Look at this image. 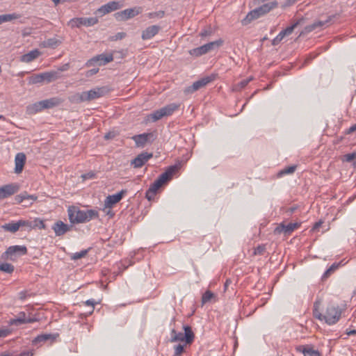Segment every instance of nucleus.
Returning a JSON list of instances; mask_svg holds the SVG:
<instances>
[{"label": "nucleus", "instance_id": "1", "mask_svg": "<svg viewBox=\"0 0 356 356\" xmlns=\"http://www.w3.org/2000/svg\"><path fill=\"white\" fill-rule=\"evenodd\" d=\"M179 167L177 165H171L150 185L149 189L146 191L145 197L152 201L154 199L157 191L172 177V175L177 171Z\"/></svg>", "mask_w": 356, "mask_h": 356}, {"label": "nucleus", "instance_id": "2", "mask_svg": "<svg viewBox=\"0 0 356 356\" xmlns=\"http://www.w3.org/2000/svg\"><path fill=\"white\" fill-rule=\"evenodd\" d=\"M108 92L106 87H97L88 91L77 92L69 97V101L72 104H80L103 97Z\"/></svg>", "mask_w": 356, "mask_h": 356}, {"label": "nucleus", "instance_id": "3", "mask_svg": "<svg viewBox=\"0 0 356 356\" xmlns=\"http://www.w3.org/2000/svg\"><path fill=\"white\" fill-rule=\"evenodd\" d=\"M278 3L276 1H273L267 3H264L262 6L252 10L246 15L245 18L243 20V24L246 25L251 22L252 20L256 19L261 16L266 15L273 9L277 8Z\"/></svg>", "mask_w": 356, "mask_h": 356}, {"label": "nucleus", "instance_id": "4", "mask_svg": "<svg viewBox=\"0 0 356 356\" xmlns=\"http://www.w3.org/2000/svg\"><path fill=\"white\" fill-rule=\"evenodd\" d=\"M98 212L93 209L83 211L77 210L72 212L69 211V219L72 223H83L88 222L93 218H98Z\"/></svg>", "mask_w": 356, "mask_h": 356}, {"label": "nucleus", "instance_id": "5", "mask_svg": "<svg viewBox=\"0 0 356 356\" xmlns=\"http://www.w3.org/2000/svg\"><path fill=\"white\" fill-rule=\"evenodd\" d=\"M183 330L184 333L178 332L175 329H172L170 333V342L181 341L186 344L191 345L195 339V334L192 327L190 325H184Z\"/></svg>", "mask_w": 356, "mask_h": 356}, {"label": "nucleus", "instance_id": "6", "mask_svg": "<svg viewBox=\"0 0 356 356\" xmlns=\"http://www.w3.org/2000/svg\"><path fill=\"white\" fill-rule=\"evenodd\" d=\"M341 315V309L333 303H329L325 312L324 320L328 325L335 324L339 321Z\"/></svg>", "mask_w": 356, "mask_h": 356}, {"label": "nucleus", "instance_id": "7", "mask_svg": "<svg viewBox=\"0 0 356 356\" xmlns=\"http://www.w3.org/2000/svg\"><path fill=\"white\" fill-rule=\"evenodd\" d=\"M27 254V248L25 245H13L10 246L6 252L1 255V259L4 260L10 259L14 261L17 257Z\"/></svg>", "mask_w": 356, "mask_h": 356}, {"label": "nucleus", "instance_id": "8", "mask_svg": "<svg viewBox=\"0 0 356 356\" xmlns=\"http://www.w3.org/2000/svg\"><path fill=\"white\" fill-rule=\"evenodd\" d=\"M178 108V106L175 104L167 105L159 110L155 111L152 113L149 114L148 118L152 122H156L163 117L169 116L173 113V112Z\"/></svg>", "mask_w": 356, "mask_h": 356}, {"label": "nucleus", "instance_id": "9", "mask_svg": "<svg viewBox=\"0 0 356 356\" xmlns=\"http://www.w3.org/2000/svg\"><path fill=\"white\" fill-rule=\"evenodd\" d=\"M216 75L214 74H212L209 76H204V77L195 81L191 86L186 88L184 89V93L186 95L193 93L194 92L206 86L208 83L214 81L216 79Z\"/></svg>", "mask_w": 356, "mask_h": 356}, {"label": "nucleus", "instance_id": "10", "mask_svg": "<svg viewBox=\"0 0 356 356\" xmlns=\"http://www.w3.org/2000/svg\"><path fill=\"white\" fill-rule=\"evenodd\" d=\"M122 6L123 3L121 1H110L99 8L96 11V14L99 15L100 17H102L111 12L121 8Z\"/></svg>", "mask_w": 356, "mask_h": 356}, {"label": "nucleus", "instance_id": "11", "mask_svg": "<svg viewBox=\"0 0 356 356\" xmlns=\"http://www.w3.org/2000/svg\"><path fill=\"white\" fill-rule=\"evenodd\" d=\"M142 12L140 7H135L132 8H127L122 11L118 12L115 14L116 19L119 21H125L130 18H133Z\"/></svg>", "mask_w": 356, "mask_h": 356}, {"label": "nucleus", "instance_id": "12", "mask_svg": "<svg viewBox=\"0 0 356 356\" xmlns=\"http://www.w3.org/2000/svg\"><path fill=\"white\" fill-rule=\"evenodd\" d=\"M153 156L152 153L143 152L131 161L130 165L134 168L143 167Z\"/></svg>", "mask_w": 356, "mask_h": 356}, {"label": "nucleus", "instance_id": "13", "mask_svg": "<svg viewBox=\"0 0 356 356\" xmlns=\"http://www.w3.org/2000/svg\"><path fill=\"white\" fill-rule=\"evenodd\" d=\"M19 190L17 184H10L0 187V200L8 198L15 194Z\"/></svg>", "mask_w": 356, "mask_h": 356}, {"label": "nucleus", "instance_id": "14", "mask_svg": "<svg viewBox=\"0 0 356 356\" xmlns=\"http://www.w3.org/2000/svg\"><path fill=\"white\" fill-rule=\"evenodd\" d=\"M98 22L97 17H81L72 19L70 23L72 27H80L81 26H91Z\"/></svg>", "mask_w": 356, "mask_h": 356}, {"label": "nucleus", "instance_id": "15", "mask_svg": "<svg viewBox=\"0 0 356 356\" xmlns=\"http://www.w3.org/2000/svg\"><path fill=\"white\" fill-rule=\"evenodd\" d=\"M300 226V223L295 222V223H289L288 225H285L284 223H280L275 229L274 234H280L281 233H284L286 235L291 234L296 229L298 228Z\"/></svg>", "mask_w": 356, "mask_h": 356}, {"label": "nucleus", "instance_id": "16", "mask_svg": "<svg viewBox=\"0 0 356 356\" xmlns=\"http://www.w3.org/2000/svg\"><path fill=\"white\" fill-rule=\"evenodd\" d=\"M113 60V56L112 54H102L99 55H97L92 58L90 59L87 63L86 65L88 67L93 65L95 63H98L99 65H106Z\"/></svg>", "mask_w": 356, "mask_h": 356}, {"label": "nucleus", "instance_id": "17", "mask_svg": "<svg viewBox=\"0 0 356 356\" xmlns=\"http://www.w3.org/2000/svg\"><path fill=\"white\" fill-rule=\"evenodd\" d=\"M331 20V18L329 17L327 19H326L325 21H321V20H318V21H316L314 22L313 24H309V25H307L306 26L303 30H302V31L299 34V37H301L302 35H307L309 33L313 31L314 30L318 29V28H321V27H323L325 25H326L327 24H328Z\"/></svg>", "mask_w": 356, "mask_h": 356}, {"label": "nucleus", "instance_id": "18", "mask_svg": "<svg viewBox=\"0 0 356 356\" xmlns=\"http://www.w3.org/2000/svg\"><path fill=\"white\" fill-rule=\"evenodd\" d=\"M331 20V18L329 17L327 19H326L325 21H321V20H318V21H316L314 22L313 24H309V25H307L306 26L303 30H302V31L299 34V37H301L302 35H307L309 33L313 31L314 30L318 29V28H321V27H323L325 25H326L327 24H328Z\"/></svg>", "mask_w": 356, "mask_h": 356}, {"label": "nucleus", "instance_id": "19", "mask_svg": "<svg viewBox=\"0 0 356 356\" xmlns=\"http://www.w3.org/2000/svg\"><path fill=\"white\" fill-rule=\"evenodd\" d=\"M331 20V18L329 17L327 19H326L325 21H321V20H318V21H316L314 22L313 24H309V25H307L306 26L303 30H302V31L299 34V37H301L302 35H307L309 33L313 31L314 30L318 29V28H321V27H323L325 25H326L327 24H328Z\"/></svg>", "mask_w": 356, "mask_h": 356}, {"label": "nucleus", "instance_id": "20", "mask_svg": "<svg viewBox=\"0 0 356 356\" xmlns=\"http://www.w3.org/2000/svg\"><path fill=\"white\" fill-rule=\"evenodd\" d=\"M126 193L127 190H122L116 194L108 195L105 200V207L111 208L115 204L119 202Z\"/></svg>", "mask_w": 356, "mask_h": 356}, {"label": "nucleus", "instance_id": "21", "mask_svg": "<svg viewBox=\"0 0 356 356\" xmlns=\"http://www.w3.org/2000/svg\"><path fill=\"white\" fill-rule=\"evenodd\" d=\"M71 226L64 223L61 220H58L52 226V229L55 232L56 236H60L64 235L66 232L70 231Z\"/></svg>", "mask_w": 356, "mask_h": 356}, {"label": "nucleus", "instance_id": "22", "mask_svg": "<svg viewBox=\"0 0 356 356\" xmlns=\"http://www.w3.org/2000/svg\"><path fill=\"white\" fill-rule=\"evenodd\" d=\"M161 30V26L152 25L147 27L142 33L141 38L143 40H149L155 36Z\"/></svg>", "mask_w": 356, "mask_h": 356}, {"label": "nucleus", "instance_id": "23", "mask_svg": "<svg viewBox=\"0 0 356 356\" xmlns=\"http://www.w3.org/2000/svg\"><path fill=\"white\" fill-rule=\"evenodd\" d=\"M26 155L23 152L17 153L15 158V172L19 174L22 172L26 163Z\"/></svg>", "mask_w": 356, "mask_h": 356}, {"label": "nucleus", "instance_id": "24", "mask_svg": "<svg viewBox=\"0 0 356 356\" xmlns=\"http://www.w3.org/2000/svg\"><path fill=\"white\" fill-rule=\"evenodd\" d=\"M58 334H42L38 336H37L33 341L32 343L33 345H38L39 343H41L42 342H46L48 341H50L51 342H53L55 341L56 337H58Z\"/></svg>", "mask_w": 356, "mask_h": 356}, {"label": "nucleus", "instance_id": "25", "mask_svg": "<svg viewBox=\"0 0 356 356\" xmlns=\"http://www.w3.org/2000/svg\"><path fill=\"white\" fill-rule=\"evenodd\" d=\"M64 100L60 97H55L50 99L42 100L44 109L51 108L60 105Z\"/></svg>", "mask_w": 356, "mask_h": 356}, {"label": "nucleus", "instance_id": "26", "mask_svg": "<svg viewBox=\"0 0 356 356\" xmlns=\"http://www.w3.org/2000/svg\"><path fill=\"white\" fill-rule=\"evenodd\" d=\"M43 82L47 83L54 81L61 77V74L58 71H49L41 73Z\"/></svg>", "mask_w": 356, "mask_h": 356}, {"label": "nucleus", "instance_id": "27", "mask_svg": "<svg viewBox=\"0 0 356 356\" xmlns=\"http://www.w3.org/2000/svg\"><path fill=\"white\" fill-rule=\"evenodd\" d=\"M40 54L41 52L38 49H35L29 51L27 54L22 55L20 58V60L24 63H31L33 60L39 57Z\"/></svg>", "mask_w": 356, "mask_h": 356}, {"label": "nucleus", "instance_id": "28", "mask_svg": "<svg viewBox=\"0 0 356 356\" xmlns=\"http://www.w3.org/2000/svg\"><path fill=\"white\" fill-rule=\"evenodd\" d=\"M152 135V134H142L139 135H135L132 137V139L135 141L137 147H143L148 141L149 137Z\"/></svg>", "mask_w": 356, "mask_h": 356}, {"label": "nucleus", "instance_id": "29", "mask_svg": "<svg viewBox=\"0 0 356 356\" xmlns=\"http://www.w3.org/2000/svg\"><path fill=\"white\" fill-rule=\"evenodd\" d=\"M297 350L302 353L304 356H320L319 352L309 346H299Z\"/></svg>", "mask_w": 356, "mask_h": 356}, {"label": "nucleus", "instance_id": "30", "mask_svg": "<svg viewBox=\"0 0 356 356\" xmlns=\"http://www.w3.org/2000/svg\"><path fill=\"white\" fill-rule=\"evenodd\" d=\"M44 110L42 101L35 102L33 104L29 105L26 107V113L29 115H34L38 112Z\"/></svg>", "mask_w": 356, "mask_h": 356}, {"label": "nucleus", "instance_id": "31", "mask_svg": "<svg viewBox=\"0 0 356 356\" xmlns=\"http://www.w3.org/2000/svg\"><path fill=\"white\" fill-rule=\"evenodd\" d=\"M62 43L60 40L56 38H49L42 42V46L47 48L55 49Z\"/></svg>", "mask_w": 356, "mask_h": 356}, {"label": "nucleus", "instance_id": "32", "mask_svg": "<svg viewBox=\"0 0 356 356\" xmlns=\"http://www.w3.org/2000/svg\"><path fill=\"white\" fill-rule=\"evenodd\" d=\"M21 15L13 13L10 14H5L0 15V25L4 22H11L15 19H19L21 17Z\"/></svg>", "mask_w": 356, "mask_h": 356}, {"label": "nucleus", "instance_id": "33", "mask_svg": "<svg viewBox=\"0 0 356 356\" xmlns=\"http://www.w3.org/2000/svg\"><path fill=\"white\" fill-rule=\"evenodd\" d=\"M304 21H305V19L303 17L298 19L295 22H293L291 26H289L287 28H286L285 29L282 30V31L283 32V34H284L285 36L291 35L293 33V30L298 25L303 24Z\"/></svg>", "mask_w": 356, "mask_h": 356}, {"label": "nucleus", "instance_id": "34", "mask_svg": "<svg viewBox=\"0 0 356 356\" xmlns=\"http://www.w3.org/2000/svg\"><path fill=\"white\" fill-rule=\"evenodd\" d=\"M26 316L24 312H21L18 314L17 317L14 319H11L10 323L11 325H18L26 323Z\"/></svg>", "mask_w": 356, "mask_h": 356}, {"label": "nucleus", "instance_id": "35", "mask_svg": "<svg viewBox=\"0 0 356 356\" xmlns=\"http://www.w3.org/2000/svg\"><path fill=\"white\" fill-rule=\"evenodd\" d=\"M320 305H321V303L319 301H316L314 303L313 316L314 318H316L320 321H323V320H324L325 314H323L321 313Z\"/></svg>", "mask_w": 356, "mask_h": 356}, {"label": "nucleus", "instance_id": "36", "mask_svg": "<svg viewBox=\"0 0 356 356\" xmlns=\"http://www.w3.org/2000/svg\"><path fill=\"white\" fill-rule=\"evenodd\" d=\"M3 228L8 232L15 233L20 228L18 221L11 222L3 225Z\"/></svg>", "mask_w": 356, "mask_h": 356}, {"label": "nucleus", "instance_id": "37", "mask_svg": "<svg viewBox=\"0 0 356 356\" xmlns=\"http://www.w3.org/2000/svg\"><path fill=\"white\" fill-rule=\"evenodd\" d=\"M36 199V196L28 195L26 192L17 195L15 197V200L17 203H21L25 200H31L32 201H35Z\"/></svg>", "mask_w": 356, "mask_h": 356}, {"label": "nucleus", "instance_id": "38", "mask_svg": "<svg viewBox=\"0 0 356 356\" xmlns=\"http://www.w3.org/2000/svg\"><path fill=\"white\" fill-rule=\"evenodd\" d=\"M222 43H223V40L221 39H219L218 40L207 43L204 45L206 47L207 52L208 53L209 51H210L216 48H218L219 47H220L222 44Z\"/></svg>", "mask_w": 356, "mask_h": 356}, {"label": "nucleus", "instance_id": "39", "mask_svg": "<svg viewBox=\"0 0 356 356\" xmlns=\"http://www.w3.org/2000/svg\"><path fill=\"white\" fill-rule=\"evenodd\" d=\"M207 51H206V47H204V45H202V46H200L199 47H197V48H194L193 49H191L189 51V54L193 56H195V57H198V56H202L205 54H207Z\"/></svg>", "mask_w": 356, "mask_h": 356}, {"label": "nucleus", "instance_id": "40", "mask_svg": "<svg viewBox=\"0 0 356 356\" xmlns=\"http://www.w3.org/2000/svg\"><path fill=\"white\" fill-rule=\"evenodd\" d=\"M296 165L286 167L284 169L281 170L280 172H278L277 177H281L286 175L293 174L296 171Z\"/></svg>", "mask_w": 356, "mask_h": 356}, {"label": "nucleus", "instance_id": "41", "mask_svg": "<svg viewBox=\"0 0 356 356\" xmlns=\"http://www.w3.org/2000/svg\"><path fill=\"white\" fill-rule=\"evenodd\" d=\"M340 263H334L326 271L323 273L322 276V280H326L330 275L339 266Z\"/></svg>", "mask_w": 356, "mask_h": 356}, {"label": "nucleus", "instance_id": "42", "mask_svg": "<svg viewBox=\"0 0 356 356\" xmlns=\"http://www.w3.org/2000/svg\"><path fill=\"white\" fill-rule=\"evenodd\" d=\"M0 270L7 273H11L14 271V266L8 263H0Z\"/></svg>", "mask_w": 356, "mask_h": 356}, {"label": "nucleus", "instance_id": "43", "mask_svg": "<svg viewBox=\"0 0 356 356\" xmlns=\"http://www.w3.org/2000/svg\"><path fill=\"white\" fill-rule=\"evenodd\" d=\"M215 297V295L213 293H212L211 291L208 290L203 295H202V304H205L209 301H211V300L212 298H213Z\"/></svg>", "mask_w": 356, "mask_h": 356}, {"label": "nucleus", "instance_id": "44", "mask_svg": "<svg viewBox=\"0 0 356 356\" xmlns=\"http://www.w3.org/2000/svg\"><path fill=\"white\" fill-rule=\"evenodd\" d=\"M42 74H33L29 78V83L37 84L42 83Z\"/></svg>", "mask_w": 356, "mask_h": 356}, {"label": "nucleus", "instance_id": "45", "mask_svg": "<svg viewBox=\"0 0 356 356\" xmlns=\"http://www.w3.org/2000/svg\"><path fill=\"white\" fill-rule=\"evenodd\" d=\"M188 344H186L184 343V344H178V345L175 346L174 348H175L174 356L181 355L185 351V347Z\"/></svg>", "mask_w": 356, "mask_h": 356}, {"label": "nucleus", "instance_id": "46", "mask_svg": "<svg viewBox=\"0 0 356 356\" xmlns=\"http://www.w3.org/2000/svg\"><path fill=\"white\" fill-rule=\"evenodd\" d=\"M38 227L40 229H45V225L44 221L40 220V218H35L34 220H32V229Z\"/></svg>", "mask_w": 356, "mask_h": 356}, {"label": "nucleus", "instance_id": "47", "mask_svg": "<svg viewBox=\"0 0 356 356\" xmlns=\"http://www.w3.org/2000/svg\"><path fill=\"white\" fill-rule=\"evenodd\" d=\"M165 15V12L163 10H159L157 12H152L148 13L147 16L149 19L153 18H163Z\"/></svg>", "mask_w": 356, "mask_h": 356}, {"label": "nucleus", "instance_id": "48", "mask_svg": "<svg viewBox=\"0 0 356 356\" xmlns=\"http://www.w3.org/2000/svg\"><path fill=\"white\" fill-rule=\"evenodd\" d=\"M88 252V250H81V252H76L73 254V255L71 257V259L74 260L81 259L87 254Z\"/></svg>", "mask_w": 356, "mask_h": 356}, {"label": "nucleus", "instance_id": "49", "mask_svg": "<svg viewBox=\"0 0 356 356\" xmlns=\"http://www.w3.org/2000/svg\"><path fill=\"white\" fill-rule=\"evenodd\" d=\"M266 252V245H259L257 248H254V255H263Z\"/></svg>", "mask_w": 356, "mask_h": 356}, {"label": "nucleus", "instance_id": "50", "mask_svg": "<svg viewBox=\"0 0 356 356\" xmlns=\"http://www.w3.org/2000/svg\"><path fill=\"white\" fill-rule=\"evenodd\" d=\"M126 36V33L124 32H120L115 35L111 36L109 40L111 41H117L123 39Z\"/></svg>", "mask_w": 356, "mask_h": 356}, {"label": "nucleus", "instance_id": "51", "mask_svg": "<svg viewBox=\"0 0 356 356\" xmlns=\"http://www.w3.org/2000/svg\"><path fill=\"white\" fill-rule=\"evenodd\" d=\"M18 222H19L20 227H26L29 228V229H32V221L19 220H18Z\"/></svg>", "mask_w": 356, "mask_h": 356}, {"label": "nucleus", "instance_id": "52", "mask_svg": "<svg viewBox=\"0 0 356 356\" xmlns=\"http://www.w3.org/2000/svg\"><path fill=\"white\" fill-rule=\"evenodd\" d=\"M285 37V35L283 34V32L281 31L273 40L272 44L273 45H277L282 39Z\"/></svg>", "mask_w": 356, "mask_h": 356}, {"label": "nucleus", "instance_id": "53", "mask_svg": "<svg viewBox=\"0 0 356 356\" xmlns=\"http://www.w3.org/2000/svg\"><path fill=\"white\" fill-rule=\"evenodd\" d=\"M98 302L95 301L94 300H88L86 302H84V305L91 307V310L88 312V314L90 315L93 313L95 305Z\"/></svg>", "mask_w": 356, "mask_h": 356}, {"label": "nucleus", "instance_id": "54", "mask_svg": "<svg viewBox=\"0 0 356 356\" xmlns=\"http://www.w3.org/2000/svg\"><path fill=\"white\" fill-rule=\"evenodd\" d=\"M356 158V153L346 154L343 156V161L346 162H351Z\"/></svg>", "mask_w": 356, "mask_h": 356}, {"label": "nucleus", "instance_id": "55", "mask_svg": "<svg viewBox=\"0 0 356 356\" xmlns=\"http://www.w3.org/2000/svg\"><path fill=\"white\" fill-rule=\"evenodd\" d=\"M252 79L250 78V79H243L242 81H241L236 86V88L237 89H242L243 88H245L248 84V83Z\"/></svg>", "mask_w": 356, "mask_h": 356}, {"label": "nucleus", "instance_id": "56", "mask_svg": "<svg viewBox=\"0 0 356 356\" xmlns=\"http://www.w3.org/2000/svg\"><path fill=\"white\" fill-rule=\"evenodd\" d=\"M213 33V30L211 27H209L207 29H205L204 31H202L201 33H200V35L202 37H206V36H209V35H211V34Z\"/></svg>", "mask_w": 356, "mask_h": 356}, {"label": "nucleus", "instance_id": "57", "mask_svg": "<svg viewBox=\"0 0 356 356\" xmlns=\"http://www.w3.org/2000/svg\"><path fill=\"white\" fill-rule=\"evenodd\" d=\"M10 333V330L8 328L0 329V338L7 337Z\"/></svg>", "mask_w": 356, "mask_h": 356}, {"label": "nucleus", "instance_id": "58", "mask_svg": "<svg viewBox=\"0 0 356 356\" xmlns=\"http://www.w3.org/2000/svg\"><path fill=\"white\" fill-rule=\"evenodd\" d=\"M298 0H286L285 2L282 5V8H286L287 7L291 6L293 5Z\"/></svg>", "mask_w": 356, "mask_h": 356}, {"label": "nucleus", "instance_id": "59", "mask_svg": "<svg viewBox=\"0 0 356 356\" xmlns=\"http://www.w3.org/2000/svg\"><path fill=\"white\" fill-rule=\"evenodd\" d=\"M99 72V68H92L86 72V76L90 77Z\"/></svg>", "mask_w": 356, "mask_h": 356}, {"label": "nucleus", "instance_id": "60", "mask_svg": "<svg viewBox=\"0 0 356 356\" xmlns=\"http://www.w3.org/2000/svg\"><path fill=\"white\" fill-rule=\"evenodd\" d=\"M356 131V123L345 131L346 134H351Z\"/></svg>", "mask_w": 356, "mask_h": 356}, {"label": "nucleus", "instance_id": "61", "mask_svg": "<svg viewBox=\"0 0 356 356\" xmlns=\"http://www.w3.org/2000/svg\"><path fill=\"white\" fill-rule=\"evenodd\" d=\"M33 350H26L23 351L20 354H19L17 356H33Z\"/></svg>", "mask_w": 356, "mask_h": 356}, {"label": "nucleus", "instance_id": "62", "mask_svg": "<svg viewBox=\"0 0 356 356\" xmlns=\"http://www.w3.org/2000/svg\"><path fill=\"white\" fill-rule=\"evenodd\" d=\"M323 224V222L321 220L316 222L313 227L314 230L318 229L319 227H321V225Z\"/></svg>", "mask_w": 356, "mask_h": 356}, {"label": "nucleus", "instance_id": "63", "mask_svg": "<svg viewBox=\"0 0 356 356\" xmlns=\"http://www.w3.org/2000/svg\"><path fill=\"white\" fill-rule=\"evenodd\" d=\"M38 321V319L36 318H31L30 316L26 317V323H31Z\"/></svg>", "mask_w": 356, "mask_h": 356}, {"label": "nucleus", "instance_id": "64", "mask_svg": "<svg viewBox=\"0 0 356 356\" xmlns=\"http://www.w3.org/2000/svg\"><path fill=\"white\" fill-rule=\"evenodd\" d=\"M69 68V64H65L63 66H62L60 68L58 69V72L60 73L63 71L67 70Z\"/></svg>", "mask_w": 356, "mask_h": 356}]
</instances>
